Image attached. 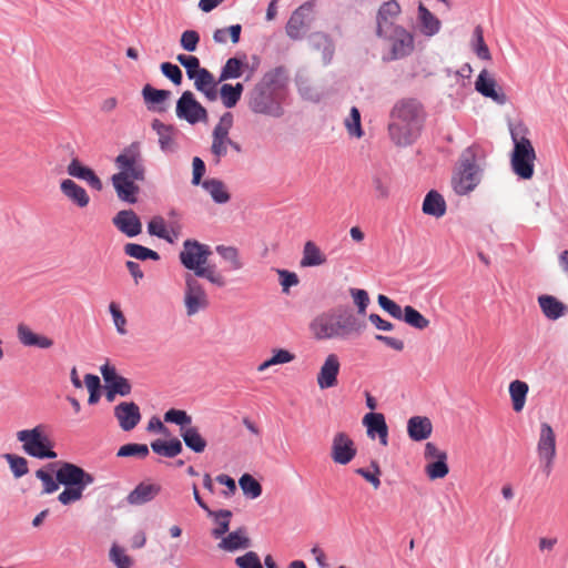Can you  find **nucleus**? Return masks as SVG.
<instances>
[{"mask_svg":"<svg viewBox=\"0 0 568 568\" xmlns=\"http://www.w3.org/2000/svg\"><path fill=\"white\" fill-rule=\"evenodd\" d=\"M118 173L111 178L112 185L121 201L135 203L140 191L136 182L145 180V165L140 143L133 142L122 150L114 160Z\"/></svg>","mask_w":568,"mask_h":568,"instance_id":"nucleus-1","label":"nucleus"},{"mask_svg":"<svg viewBox=\"0 0 568 568\" xmlns=\"http://www.w3.org/2000/svg\"><path fill=\"white\" fill-rule=\"evenodd\" d=\"M364 324L345 307L332 308L315 316L310 323L312 336L317 341L346 339L359 334Z\"/></svg>","mask_w":568,"mask_h":568,"instance_id":"nucleus-2","label":"nucleus"},{"mask_svg":"<svg viewBox=\"0 0 568 568\" xmlns=\"http://www.w3.org/2000/svg\"><path fill=\"white\" fill-rule=\"evenodd\" d=\"M212 254L210 247L195 240H186L183 250L180 252L182 265L194 272V276L203 277L217 287L226 285L224 275L219 272L215 265H205Z\"/></svg>","mask_w":568,"mask_h":568,"instance_id":"nucleus-3","label":"nucleus"},{"mask_svg":"<svg viewBox=\"0 0 568 568\" xmlns=\"http://www.w3.org/2000/svg\"><path fill=\"white\" fill-rule=\"evenodd\" d=\"M528 129L523 124L510 128L514 150L510 164L514 173L523 180H530L534 175L536 151L531 141L527 138Z\"/></svg>","mask_w":568,"mask_h":568,"instance_id":"nucleus-4","label":"nucleus"},{"mask_svg":"<svg viewBox=\"0 0 568 568\" xmlns=\"http://www.w3.org/2000/svg\"><path fill=\"white\" fill-rule=\"evenodd\" d=\"M57 480L65 488L58 496L62 505H70L80 500L83 490L94 483V476L72 463H62L57 470Z\"/></svg>","mask_w":568,"mask_h":568,"instance_id":"nucleus-5","label":"nucleus"},{"mask_svg":"<svg viewBox=\"0 0 568 568\" xmlns=\"http://www.w3.org/2000/svg\"><path fill=\"white\" fill-rule=\"evenodd\" d=\"M18 442L22 443V448L29 456L39 459H53L57 453L52 450V443L45 434L44 425H37L31 429H22L17 433Z\"/></svg>","mask_w":568,"mask_h":568,"instance_id":"nucleus-6","label":"nucleus"},{"mask_svg":"<svg viewBox=\"0 0 568 568\" xmlns=\"http://www.w3.org/2000/svg\"><path fill=\"white\" fill-rule=\"evenodd\" d=\"M377 36L385 41L386 54L383 59L386 61L406 58L415 49L414 34L402 26L378 32Z\"/></svg>","mask_w":568,"mask_h":568,"instance_id":"nucleus-7","label":"nucleus"},{"mask_svg":"<svg viewBox=\"0 0 568 568\" xmlns=\"http://www.w3.org/2000/svg\"><path fill=\"white\" fill-rule=\"evenodd\" d=\"M479 183V168L476 164L475 152L467 149L460 158V171L454 179V190L458 194H467Z\"/></svg>","mask_w":568,"mask_h":568,"instance_id":"nucleus-8","label":"nucleus"},{"mask_svg":"<svg viewBox=\"0 0 568 568\" xmlns=\"http://www.w3.org/2000/svg\"><path fill=\"white\" fill-rule=\"evenodd\" d=\"M183 303L187 316H194L210 306L209 295L204 286L192 274L185 276Z\"/></svg>","mask_w":568,"mask_h":568,"instance_id":"nucleus-9","label":"nucleus"},{"mask_svg":"<svg viewBox=\"0 0 568 568\" xmlns=\"http://www.w3.org/2000/svg\"><path fill=\"white\" fill-rule=\"evenodd\" d=\"M248 106L254 113L278 118L283 114L280 102L275 99L273 90L265 84H258L251 92Z\"/></svg>","mask_w":568,"mask_h":568,"instance_id":"nucleus-10","label":"nucleus"},{"mask_svg":"<svg viewBox=\"0 0 568 568\" xmlns=\"http://www.w3.org/2000/svg\"><path fill=\"white\" fill-rule=\"evenodd\" d=\"M176 116L190 124L209 121L206 109L195 99L191 91H184L176 102Z\"/></svg>","mask_w":568,"mask_h":568,"instance_id":"nucleus-11","label":"nucleus"},{"mask_svg":"<svg viewBox=\"0 0 568 568\" xmlns=\"http://www.w3.org/2000/svg\"><path fill=\"white\" fill-rule=\"evenodd\" d=\"M556 434L548 423H541L537 442V454L544 471L549 475L552 470L557 453Z\"/></svg>","mask_w":568,"mask_h":568,"instance_id":"nucleus-12","label":"nucleus"},{"mask_svg":"<svg viewBox=\"0 0 568 568\" xmlns=\"http://www.w3.org/2000/svg\"><path fill=\"white\" fill-rule=\"evenodd\" d=\"M314 8V1H306L292 12L285 26V31L288 38L292 40H300L303 38L308 23L312 20Z\"/></svg>","mask_w":568,"mask_h":568,"instance_id":"nucleus-13","label":"nucleus"},{"mask_svg":"<svg viewBox=\"0 0 568 568\" xmlns=\"http://www.w3.org/2000/svg\"><path fill=\"white\" fill-rule=\"evenodd\" d=\"M100 372L105 382L108 402H113L116 395L126 396L131 393L132 386L129 379L118 375L114 366L105 363L101 366Z\"/></svg>","mask_w":568,"mask_h":568,"instance_id":"nucleus-14","label":"nucleus"},{"mask_svg":"<svg viewBox=\"0 0 568 568\" xmlns=\"http://www.w3.org/2000/svg\"><path fill=\"white\" fill-rule=\"evenodd\" d=\"M356 453L355 443L346 433L339 432L334 435L331 447V458L335 464H349L356 456Z\"/></svg>","mask_w":568,"mask_h":568,"instance_id":"nucleus-15","label":"nucleus"},{"mask_svg":"<svg viewBox=\"0 0 568 568\" xmlns=\"http://www.w3.org/2000/svg\"><path fill=\"white\" fill-rule=\"evenodd\" d=\"M341 361L337 354H328L316 375V383L320 389H328L337 386Z\"/></svg>","mask_w":568,"mask_h":568,"instance_id":"nucleus-16","label":"nucleus"},{"mask_svg":"<svg viewBox=\"0 0 568 568\" xmlns=\"http://www.w3.org/2000/svg\"><path fill=\"white\" fill-rule=\"evenodd\" d=\"M392 119L403 120L404 123L415 124L422 129L424 120L423 108L416 100H403L394 106Z\"/></svg>","mask_w":568,"mask_h":568,"instance_id":"nucleus-17","label":"nucleus"},{"mask_svg":"<svg viewBox=\"0 0 568 568\" xmlns=\"http://www.w3.org/2000/svg\"><path fill=\"white\" fill-rule=\"evenodd\" d=\"M475 89L486 98L491 99L497 104H505L507 97L500 88H497L495 78L486 70H481L475 82Z\"/></svg>","mask_w":568,"mask_h":568,"instance_id":"nucleus-18","label":"nucleus"},{"mask_svg":"<svg viewBox=\"0 0 568 568\" xmlns=\"http://www.w3.org/2000/svg\"><path fill=\"white\" fill-rule=\"evenodd\" d=\"M114 416L124 432L132 430L141 420L140 408L133 402H122L116 405L114 407Z\"/></svg>","mask_w":568,"mask_h":568,"instance_id":"nucleus-19","label":"nucleus"},{"mask_svg":"<svg viewBox=\"0 0 568 568\" xmlns=\"http://www.w3.org/2000/svg\"><path fill=\"white\" fill-rule=\"evenodd\" d=\"M390 139L396 145L405 146L414 142L418 136L420 129L415 124L404 123L403 120L398 121L392 119L388 126Z\"/></svg>","mask_w":568,"mask_h":568,"instance_id":"nucleus-20","label":"nucleus"},{"mask_svg":"<svg viewBox=\"0 0 568 568\" xmlns=\"http://www.w3.org/2000/svg\"><path fill=\"white\" fill-rule=\"evenodd\" d=\"M17 338L26 347H38L41 349H48L53 346L52 338L45 335L37 334L26 323H19L17 325Z\"/></svg>","mask_w":568,"mask_h":568,"instance_id":"nucleus-21","label":"nucleus"},{"mask_svg":"<svg viewBox=\"0 0 568 568\" xmlns=\"http://www.w3.org/2000/svg\"><path fill=\"white\" fill-rule=\"evenodd\" d=\"M161 491V486L155 483L141 481L126 496V501L131 506H141L152 501Z\"/></svg>","mask_w":568,"mask_h":568,"instance_id":"nucleus-22","label":"nucleus"},{"mask_svg":"<svg viewBox=\"0 0 568 568\" xmlns=\"http://www.w3.org/2000/svg\"><path fill=\"white\" fill-rule=\"evenodd\" d=\"M112 222L119 231L129 237L136 236L142 232L141 221L132 210L120 211Z\"/></svg>","mask_w":568,"mask_h":568,"instance_id":"nucleus-23","label":"nucleus"},{"mask_svg":"<svg viewBox=\"0 0 568 568\" xmlns=\"http://www.w3.org/2000/svg\"><path fill=\"white\" fill-rule=\"evenodd\" d=\"M192 80H194L195 89L203 93L209 101L213 102L217 99V84L220 81L215 80L214 75L207 69L202 68Z\"/></svg>","mask_w":568,"mask_h":568,"instance_id":"nucleus-24","label":"nucleus"},{"mask_svg":"<svg viewBox=\"0 0 568 568\" xmlns=\"http://www.w3.org/2000/svg\"><path fill=\"white\" fill-rule=\"evenodd\" d=\"M400 13V6L395 0H389L382 4L377 13V33L399 27L395 19Z\"/></svg>","mask_w":568,"mask_h":568,"instance_id":"nucleus-25","label":"nucleus"},{"mask_svg":"<svg viewBox=\"0 0 568 568\" xmlns=\"http://www.w3.org/2000/svg\"><path fill=\"white\" fill-rule=\"evenodd\" d=\"M364 425L367 427V435L375 438L377 435L383 446L388 444V427L385 417L381 413H368L363 418Z\"/></svg>","mask_w":568,"mask_h":568,"instance_id":"nucleus-26","label":"nucleus"},{"mask_svg":"<svg viewBox=\"0 0 568 568\" xmlns=\"http://www.w3.org/2000/svg\"><path fill=\"white\" fill-rule=\"evenodd\" d=\"M537 301L544 316L550 321H557L568 313V306L552 295H539Z\"/></svg>","mask_w":568,"mask_h":568,"instance_id":"nucleus-27","label":"nucleus"},{"mask_svg":"<svg viewBox=\"0 0 568 568\" xmlns=\"http://www.w3.org/2000/svg\"><path fill=\"white\" fill-rule=\"evenodd\" d=\"M62 194L78 207H85L90 203V196L84 187L77 184L71 179H65L60 183Z\"/></svg>","mask_w":568,"mask_h":568,"instance_id":"nucleus-28","label":"nucleus"},{"mask_svg":"<svg viewBox=\"0 0 568 568\" xmlns=\"http://www.w3.org/2000/svg\"><path fill=\"white\" fill-rule=\"evenodd\" d=\"M68 174L85 181L92 189L97 191H101L103 184L100 178L94 173V171L88 166L81 164L78 159H73L68 165Z\"/></svg>","mask_w":568,"mask_h":568,"instance_id":"nucleus-29","label":"nucleus"},{"mask_svg":"<svg viewBox=\"0 0 568 568\" xmlns=\"http://www.w3.org/2000/svg\"><path fill=\"white\" fill-rule=\"evenodd\" d=\"M251 546V540L247 536L245 527H240L236 530L230 532L227 536L221 538L217 547L225 551H235L239 549H245Z\"/></svg>","mask_w":568,"mask_h":568,"instance_id":"nucleus-30","label":"nucleus"},{"mask_svg":"<svg viewBox=\"0 0 568 568\" xmlns=\"http://www.w3.org/2000/svg\"><path fill=\"white\" fill-rule=\"evenodd\" d=\"M433 432V425L428 417L414 416L407 422L408 436L415 440L420 442L427 439Z\"/></svg>","mask_w":568,"mask_h":568,"instance_id":"nucleus-31","label":"nucleus"},{"mask_svg":"<svg viewBox=\"0 0 568 568\" xmlns=\"http://www.w3.org/2000/svg\"><path fill=\"white\" fill-rule=\"evenodd\" d=\"M418 26L426 37H433L440 30L442 22L422 2L418 6Z\"/></svg>","mask_w":568,"mask_h":568,"instance_id":"nucleus-32","label":"nucleus"},{"mask_svg":"<svg viewBox=\"0 0 568 568\" xmlns=\"http://www.w3.org/2000/svg\"><path fill=\"white\" fill-rule=\"evenodd\" d=\"M446 202L440 193L435 190L429 191L423 201V213L439 219L446 213Z\"/></svg>","mask_w":568,"mask_h":568,"instance_id":"nucleus-33","label":"nucleus"},{"mask_svg":"<svg viewBox=\"0 0 568 568\" xmlns=\"http://www.w3.org/2000/svg\"><path fill=\"white\" fill-rule=\"evenodd\" d=\"M202 187L210 194L216 204H225L231 200V194L226 184L220 179H206L202 182Z\"/></svg>","mask_w":568,"mask_h":568,"instance_id":"nucleus-34","label":"nucleus"},{"mask_svg":"<svg viewBox=\"0 0 568 568\" xmlns=\"http://www.w3.org/2000/svg\"><path fill=\"white\" fill-rule=\"evenodd\" d=\"M180 435L185 446L194 453L201 454L205 450L207 443L196 426L190 425L189 427L180 428Z\"/></svg>","mask_w":568,"mask_h":568,"instance_id":"nucleus-35","label":"nucleus"},{"mask_svg":"<svg viewBox=\"0 0 568 568\" xmlns=\"http://www.w3.org/2000/svg\"><path fill=\"white\" fill-rule=\"evenodd\" d=\"M152 129L159 135V144L164 153H174L178 149V144L173 136L171 126L165 125L160 120L155 119L152 122Z\"/></svg>","mask_w":568,"mask_h":568,"instance_id":"nucleus-36","label":"nucleus"},{"mask_svg":"<svg viewBox=\"0 0 568 568\" xmlns=\"http://www.w3.org/2000/svg\"><path fill=\"white\" fill-rule=\"evenodd\" d=\"M326 263V255L313 241H307L303 247V255L301 258L302 267L320 266Z\"/></svg>","mask_w":568,"mask_h":568,"instance_id":"nucleus-37","label":"nucleus"},{"mask_svg":"<svg viewBox=\"0 0 568 568\" xmlns=\"http://www.w3.org/2000/svg\"><path fill=\"white\" fill-rule=\"evenodd\" d=\"M509 395L511 399L513 409L520 413L526 404V398L529 392V386L526 382L515 379L509 384Z\"/></svg>","mask_w":568,"mask_h":568,"instance_id":"nucleus-38","label":"nucleus"},{"mask_svg":"<svg viewBox=\"0 0 568 568\" xmlns=\"http://www.w3.org/2000/svg\"><path fill=\"white\" fill-rule=\"evenodd\" d=\"M148 232L150 235L158 236L171 244L174 243L179 237V232L173 229L168 230L165 221L162 216H154L148 223Z\"/></svg>","mask_w":568,"mask_h":568,"instance_id":"nucleus-39","label":"nucleus"},{"mask_svg":"<svg viewBox=\"0 0 568 568\" xmlns=\"http://www.w3.org/2000/svg\"><path fill=\"white\" fill-rule=\"evenodd\" d=\"M150 447L155 454L168 458H173L183 450L182 443L178 438L170 440L156 439L151 443Z\"/></svg>","mask_w":568,"mask_h":568,"instance_id":"nucleus-40","label":"nucleus"},{"mask_svg":"<svg viewBox=\"0 0 568 568\" xmlns=\"http://www.w3.org/2000/svg\"><path fill=\"white\" fill-rule=\"evenodd\" d=\"M207 515L213 517L215 523V528L212 529L211 534L215 539H221L230 529V520L232 517V511L223 509L219 511H209Z\"/></svg>","mask_w":568,"mask_h":568,"instance_id":"nucleus-41","label":"nucleus"},{"mask_svg":"<svg viewBox=\"0 0 568 568\" xmlns=\"http://www.w3.org/2000/svg\"><path fill=\"white\" fill-rule=\"evenodd\" d=\"M243 90L244 87L240 82L234 85L224 83L219 90L223 105L229 109L235 106L242 97Z\"/></svg>","mask_w":568,"mask_h":568,"instance_id":"nucleus-42","label":"nucleus"},{"mask_svg":"<svg viewBox=\"0 0 568 568\" xmlns=\"http://www.w3.org/2000/svg\"><path fill=\"white\" fill-rule=\"evenodd\" d=\"M246 67L247 64L244 62L243 59H240L237 57L227 59L221 70L219 81L223 82L226 80L240 78L243 74L244 68Z\"/></svg>","mask_w":568,"mask_h":568,"instance_id":"nucleus-43","label":"nucleus"},{"mask_svg":"<svg viewBox=\"0 0 568 568\" xmlns=\"http://www.w3.org/2000/svg\"><path fill=\"white\" fill-rule=\"evenodd\" d=\"M124 252L126 255L134 257L136 260L145 261V260H153L159 261L160 255L158 252L148 248L143 245L135 244V243H128L124 245Z\"/></svg>","mask_w":568,"mask_h":568,"instance_id":"nucleus-44","label":"nucleus"},{"mask_svg":"<svg viewBox=\"0 0 568 568\" xmlns=\"http://www.w3.org/2000/svg\"><path fill=\"white\" fill-rule=\"evenodd\" d=\"M403 321L409 326L420 331L427 328L430 323L429 320L410 305L404 307Z\"/></svg>","mask_w":568,"mask_h":568,"instance_id":"nucleus-45","label":"nucleus"},{"mask_svg":"<svg viewBox=\"0 0 568 568\" xmlns=\"http://www.w3.org/2000/svg\"><path fill=\"white\" fill-rule=\"evenodd\" d=\"M216 252L225 262L229 263V270L237 271L243 267L237 248L233 246L219 245L216 246Z\"/></svg>","mask_w":568,"mask_h":568,"instance_id":"nucleus-46","label":"nucleus"},{"mask_svg":"<svg viewBox=\"0 0 568 568\" xmlns=\"http://www.w3.org/2000/svg\"><path fill=\"white\" fill-rule=\"evenodd\" d=\"M3 458L9 464L10 470L16 478H20L29 473L28 460L19 455L7 453Z\"/></svg>","mask_w":568,"mask_h":568,"instance_id":"nucleus-47","label":"nucleus"},{"mask_svg":"<svg viewBox=\"0 0 568 568\" xmlns=\"http://www.w3.org/2000/svg\"><path fill=\"white\" fill-rule=\"evenodd\" d=\"M375 196L386 200L390 194L392 180L387 174H375L372 180Z\"/></svg>","mask_w":568,"mask_h":568,"instance_id":"nucleus-48","label":"nucleus"},{"mask_svg":"<svg viewBox=\"0 0 568 568\" xmlns=\"http://www.w3.org/2000/svg\"><path fill=\"white\" fill-rule=\"evenodd\" d=\"M242 27L241 24H233L229 28L216 29L213 33V40L216 43H226V37L230 36L231 42L236 44L240 41Z\"/></svg>","mask_w":568,"mask_h":568,"instance_id":"nucleus-49","label":"nucleus"},{"mask_svg":"<svg viewBox=\"0 0 568 568\" xmlns=\"http://www.w3.org/2000/svg\"><path fill=\"white\" fill-rule=\"evenodd\" d=\"M449 473L447 459L429 462L425 465V474L430 480L442 479Z\"/></svg>","mask_w":568,"mask_h":568,"instance_id":"nucleus-50","label":"nucleus"},{"mask_svg":"<svg viewBox=\"0 0 568 568\" xmlns=\"http://www.w3.org/2000/svg\"><path fill=\"white\" fill-rule=\"evenodd\" d=\"M149 455V447L145 444L130 443L121 446L118 450V457H138L145 458Z\"/></svg>","mask_w":568,"mask_h":568,"instance_id":"nucleus-51","label":"nucleus"},{"mask_svg":"<svg viewBox=\"0 0 568 568\" xmlns=\"http://www.w3.org/2000/svg\"><path fill=\"white\" fill-rule=\"evenodd\" d=\"M109 557L116 568H132L133 566V559L116 544L112 545Z\"/></svg>","mask_w":568,"mask_h":568,"instance_id":"nucleus-52","label":"nucleus"},{"mask_svg":"<svg viewBox=\"0 0 568 568\" xmlns=\"http://www.w3.org/2000/svg\"><path fill=\"white\" fill-rule=\"evenodd\" d=\"M234 118L231 112H225L214 126L212 138L230 139V130L233 126Z\"/></svg>","mask_w":568,"mask_h":568,"instance_id":"nucleus-53","label":"nucleus"},{"mask_svg":"<svg viewBox=\"0 0 568 568\" xmlns=\"http://www.w3.org/2000/svg\"><path fill=\"white\" fill-rule=\"evenodd\" d=\"M240 486L243 490V493L251 497V498H257L262 494V486L261 484L251 475L244 474L240 478Z\"/></svg>","mask_w":568,"mask_h":568,"instance_id":"nucleus-54","label":"nucleus"},{"mask_svg":"<svg viewBox=\"0 0 568 568\" xmlns=\"http://www.w3.org/2000/svg\"><path fill=\"white\" fill-rule=\"evenodd\" d=\"M345 126L349 135L357 139L363 136V130L361 125V113L356 106L351 109L348 118L345 120Z\"/></svg>","mask_w":568,"mask_h":568,"instance_id":"nucleus-55","label":"nucleus"},{"mask_svg":"<svg viewBox=\"0 0 568 568\" xmlns=\"http://www.w3.org/2000/svg\"><path fill=\"white\" fill-rule=\"evenodd\" d=\"M142 95L146 103L160 104L170 97V91L155 89L150 84H146L142 89Z\"/></svg>","mask_w":568,"mask_h":568,"instance_id":"nucleus-56","label":"nucleus"},{"mask_svg":"<svg viewBox=\"0 0 568 568\" xmlns=\"http://www.w3.org/2000/svg\"><path fill=\"white\" fill-rule=\"evenodd\" d=\"M164 422L176 424L183 428L192 425V417L185 410L171 408L164 414Z\"/></svg>","mask_w":568,"mask_h":568,"instance_id":"nucleus-57","label":"nucleus"},{"mask_svg":"<svg viewBox=\"0 0 568 568\" xmlns=\"http://www.w3.org/2000/svg\"><path fill=\"white\" fill-rule=\"evenodd\" d=\"M474 51L477 54V57L481 60H490V51L487 44L485 43L483 29L479 26L476 27L474 30Z\"/></svg>","mask_w":568,"mask_h":568,"instance_id":"nucleus-58","label":"nucleus"},{"mask_svg":"<svg viewBox=\"0 0 568 568\" xmlns=\"http://www.w3.org/2000/svg\"><path fill=\"white\" fill-rule=\"evenodd\" d=\"M377 302L379 306L387 312L390 316L396 320H403L404 317V308H402L397 303L387 297L386 295H378Z\"/></svg>","mask_w":568,"mask_h":568,"instance_id":"nucleus-59","label":"nucleus"},{"mask_svg":"<svg viewBox=\"0 0 568 568\" xmlns=\"http://www.w3.org/2000/svg\"><path fill=\"white\" fill-rule=\"evenodd\" d=\"M314 42L317 49L323 48V60L328 63L334 54V44L332 40L324 33L314 34Z\"/></svg>","mask_w":568,"mask_h":568,"instance_id":"nucleus-60","label":"nucleus"},{"mask_svg":"<svg viewBox=\"0 0 568 568\" xmlns=\"http://www.w3.org/2000/svg\"><path fill=\"white\" fill-rule=\"evenodd\" d=\"M229 143H231V139L212 138L210 150L214 156L215 164H219L221 159L227 154Z\"/></svg>","mask_w":568,"mask_h":568,"instance_id":"nucleus-61","label":"nucleus"},{"mask_svg":"<svg viewBox=\"0 0 568 568\" xmlns=\"http://www.w3.org/2000/svg\"><path fill=\"white\" fill-rule=\"evenodd\" d=\"M176 60L185 68L186 74L190 79L194 78L196 72L202 69L200 60L195 55L179 54Z\"/></svg>","mask_w":568,"mask_h":568,"instance_id":"nucleus-62","label":"nucleus"},{"mask_svg":"<svg viewBox=\"0 0 568 568\" xmlns=\"http://www.w3.org/2000/svg\"><path fill=\"white\" fill-rule=\"evenodd\" d=\"M37 478L42 481L43 485V494H52L59 489V484L57 478L54 479L51 474L43 469H38L36 471Z\"/></svg>","mask_w":568,"mask_h":568,"instance_id":"nucleus-63","label":"nucleus"},{"mask_svg":"<svg viewBox=\"0 0 568 568\" xmlns=\"http://www.w3.org/2000/svg\"><path fill=\"white\" fill-rule=\"evenodd\" d=\"M235 564L240 568H263L260 557L254 551H248L235 559Z\"/></svg>","mask_w":568,"mask_h":568,"instance_id":"nucleus-64","label":"nucleus"}]
</instances>
